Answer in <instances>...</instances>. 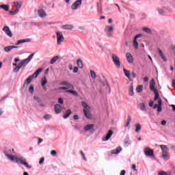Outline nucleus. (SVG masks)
Returning <instances> with one entry per match:
<instances>
[{"label":"nucleus","mask_w":175,"mask_h":175,"mask_svg":"<svg viewBox=\"0 0 175 175\" xmlns=\"http://www.w3.org/2000/svg\"><path fill=\"white\" fill-rule=\"evenodd\" d=\"M150 90L152 91L155 95L154 100H157L158 103V104L153 105V109H157V113H161V111H162V99L159 98V92L155 89V83H154V81L150 83Z\"/></svg>","instance_id":"obj_1"},{"label":"nucleus","mask_w":175,"mask_h":175,"mask_svg":"<svg viewBox=\"0 0 175 175\" xmlns=\"http://www.w3.org/2000/svg\"><path fill=\"white\" fill-rule=\"evenodd\" d=\"M6 158L8 159H10L12 162H15V163H21V165H24L27 169H31L32 165H28V163H27V159L25 157H18L16 156H12L9 154H5Z\"/></svg>","instance_id":"obj_2"},{"label":"nucleus","mask_w":175,"mask_h":175,"mask_svg":"<svg viewBox=\"0 0 175 175\" xmlns=\"http://www.w3.org/2000/svg\"><path fill=\"white\" fill-rule=\"evenodd\" d=\"M81 103L83 107V111L85 117H86L88 120H91V118H92V115L91 114V107H90L85 101H82Z\"/></svg>","instance_id":"obj_3"},{"label":"nucleus","mask_w":175,"mask_h":175,"mask_svg":"<svg viewBox=\"0 0 175 175\" xmlns=\"http://www.w3.org/2000/svg\"><path fill=\"white\" fill-rule=\"evenodd\" d=\"M105 32L107 38H113V32H114V25H106Z\"/></svg>","instance_id":"obj_4"},{"label":"nucleus","mask_w":175,"mask_h":175,"mask_svg":"<svg viewBox=\"0 0 175 175\" xmlns=\"http://www.w3.org/2000/svg\"><path fill=\"white\" fill-rule=\"evenodd\" d=\"M33 55H35V53L31 54L28 58L23 59L21 61L19 65L21 66V68H24L25 66H27L28 64L31 62V59L33 57Z\"/></svg>","instance_id":"obj_5"},{"label":"nucleus","mask_w":175,"mask_h":175,"mask_svg":"<svg viewBox=\"0 0 175 175\" xmlns=\"http://www.w3.org/2000/svg\"><path fill=\"white\" fill-rule=\"evenodd\" d=\"M55 33L57 37V44L59 46L62 44L65 38H64V34L62 33V32L56 31Z\"/></svg>","instance_id":"obj_6"},{"label":"nucleus","mask_w":175,"mask_h":175,"mask_svg":"<svg viewBox=\"0 0 175 175\" xmlns=\"http://www.w3.org/2000/svg\"><path fill=\"white\" fill-rule=\"evenodd\" d=\"M112 61L116 68H121V62L120 61V57L116 54H112Z\"/></svg>","instance_id":"obj_7"},{"label":"nucleus","mask_w":175,"mask_h":175,"mask_svg":"<svg viewBox=\"0 0 175 175\" xmlns=\"http://www.w3.org/2000/svg\"><path fill=\"white\" fill-rule=\"evenodd\" d=\"M143 36V34H137V36H135L133 41V46L135 50H137L139 49V43L137 42V39L139 38H142Z\"/></svg>","instance_id":"obj_8"},{"label":"nucleus","mask_w":175,"mask_h":175,"mask_svg":"<svg viewBox=\"0 0 175 175\" xmlns=\"http://www.w3.org/2000/svg\"><path fill=\"white\" fill-rule=\"evenodd\" d=\"M94 126H95L94 124H87L84 126L83 131L85 132H89V133H94Z\"/></svg>","instance_id":"obj_9"},{"label":"nucleus","mask_w":175,"mask_h":175,"mask_svg":"<svg viewBox=\"0 0 175 175\" xmlns=\"http://www.w3.org/2000/svg\"><path fill=\"white\" fill-rule=\"evenodd\" d=\"M2 31H3L5 35H7V36H9V38H12L13 36L12 30H10V28H9L8 26H5L4 27H3Z\"/></svg>","instance_id":"obj_10"},{"label":"nucleus","mask_w":175,"mask_h":175,"mask_svg":"<svg viewBox=\"0 0 175 175\" xmlns=\"http://www.w3.org/2000/svg\"><path fill=\"white\" fill-rule=\"evenodd\" d=\"M81 1H76L71 5L72 10H77L80 6H81Z\"/></svg>","instance_id":"obj_11"},{"label":"nucleus","mask_w":175,"mask_h":175,"mask_svg":"<svg viewBox=\"0 0 175 175\" xmlns=\"http://www.w3.org/2000/svg\"><path fill=\"white\" fill-rule=\"evenodd\" d=\"M144 152L146 157H154V151L149 148H145Z\"/></svg>","instance_id":"obj_12"},{"label":"nucleus","mask_w":175,"mask_h":175,"mask_svg":"<svg viewBox=\"0 0 175 175\" xmlns=\"http://www.w3.org/2000/svg\"><path fill=\"white\" fill-rule=\"evenodd\" d=\"M113 136V131L109 130L105 137L102 138L103 142H107Z\"/></svg>","instance_id":"obj_13"},{"label":"nucleus","mask_w":175,"mask_h":175,"mask_svg":"<svg viewBox=\"0 0 175 175\" xmlns=\"http://www.w3.org/2000/svg\"><path fill=\"white\" fill-rule=\"evenodd\" d=\"M33 78L31 76L29 77L26 79V81H25V83H24V84H23V87H24L25 88H27L29 84H30V83L32 82V80H33Z\"/></svg>","instance_id":"obj_14"},{"label":"nucleus","mask_w":175,"mask_h":175,"mask_svg":"<svg viewBox=\"0 0 175 175\" xmlns=\"http://www.w3.org/2000/svg\"><path fill=\"white\" fill-rule=\"evenodd\" d=\"M13 49H18V46H8L4 47V51L5 53H10V51H12V50H13Z\"/></svg>","instance_id":"obj_15"},{"label":"nucleus","mask_w":175,"mask_h":175,"mask_svg":"<svg viewBox=\"0 0 175 175\" xmlns=\"http://www.w3.org/2000/svg\"><path fill=\"white\" fill-rule=\"evenodd\" d=\"M126 57L129 64H133V57L132 56V54L127 53L126 54Z\"/></svg>","instance_id":"obj_16"},{"label":"nucleus","mask_w":175,"mask_h":175,"mask_svg":"<svg viewBox=\"0 0 175 175\" xmlns=\"http://www.w3.org/2000/svg\"><path fill=\"white\" fill-rule=\"evenodd\" d=\"M55 111L56 114H59L62 111V107L59 104L55 105Z\"/></svg>","instance_id":"obj_17"},{"label":"nucleus","mask_w":175,"mask_h":175,"mask_svg":"<svg viewBox=\"0 0 175 175\" xmlns=\"http://www.w3.org/2000/svg\"><path fill=\"white\" fill-rule=\"evenodd\" d=\"M31 42V38H26L23 40H19L17 41L16 45L18 46V44H21L22 43H29Z\"/></svg>","instance_id":"obj_18"},{"label":"nucleus","mask_w":175,"mask_h":175,"mask_svg":"<svg viewBox=\"0 0 175 175\" xmlns=\"http://www.w3.org/2000/svg\"><path fill=\"white\" fill-rule=\"evenodd\" d=\"M160 148H161L162 154L169 153V148L165 145H160Z\"/></svg>","instance_id":"obj_19"},{"label":"nucleus","mask_w":175,"mask_h":175,"mask_svg":"<svg viewBox=\"0 0 175 175\" xmlns=\"http://www.w3.org/2000/svg\"><path fill=\"white\" fill-rule=\"evenodd\" d=\"M158 51H159V55L161 57V59H163L164 62H167V59H166V57L165 56V54H163V52H162V50L158 49Z\"/></svg>","instance_id":"obj_20"},{"label":"nucleus","mask_w":175,"mask_h":175,"mask_svg":"<svg viewBox=\"0 0 175 175\" xmlns=\"http://www.w3.org/2000/svg\"><path fill=\"white\" fill-rule=\"evenodd\" d=\"M38 16L41 17V18H43L44 17H46L47 14H46V11L43 9H40L38 10Z\"/></svg>","instance_id":"obj_21"},{"label":"nucleus","mask_w":175,"mask_h":175,"mask_svg":"<svg viewBox=\"0 0 175 175\" xmlns=\"http://www.w3.org/2000/svg\"><path fill=\"white\" fill-rule=\"evenodd\" d=\"M42 72V68H38L32 75H31V77L33 79H36V77H38V76H39V74H40Z\"/></svg>","instance_id":"obj_22"},{"label":"nucleus","mask_w":175,"mask_h":175,"mask_svg":"<svg viewBox=\"0 0 175 175\" xmlns=\"http://www.w3.org/2000/svg\"><path fill=\"white\" fill-rule=\"evenodd\" d=\"M129 95H130V96H133V95H135V93L133 92V83H131L130 85V88L129 89Z\"/></svg>","instance_id":"obj_23"},{"label":"nucleus","mask_w":175,"mask_h":175,"mask_svg":"<svg viewBox=\"0 0 175 175\" xmlns=\"http://www.w3.org/2000/svg\"><path fill=\"white\" fill-rule=\"evenodd\" d=\"M123 72L124 73V76H126V77H127V79H129V80L131 81L132 79H131V75L129 74V70L124 68Z\"/></svg>","instance_id":"obj_24"},{"label":"nucleus","mask_w":175,"mask_h":175,"mask_svg":"<svg viewBox=\"0 0 175 175\" xmlns=\"http://www.w3.org/2000/svg\"><path fill=\"white\" fill-rule=\"evenodd\" d=\"M161 157L164 161H169L170 159V154L169 153H163Z\"/></svg>","instance_id":"obj_25"},{"label":"nucleus","mask_w":175,"mask_h":175,"mask_svg":"<svg viewBox=\"0 0 175 175\" xmlns=\"http://www.w3.org/2000/svg\"><path fill=\"white\" fill-rule=\"evenodd\" d=\"M58 59H59V55L55 56V57H54L53 59H51V61H50L51 65H54V64H55V62H57V61H58Z\"/></svg>","instance_id":"obj_26"},{"label":"nucleus","mask_w":175,"mask_h":175,"mask_svg":"<svg viewBox=\"0 0 175 175\" xmlns=\"http://www.w3.org/2000/svg\"><path fill=\"white\" fill-rule=\"evenodd\" d=\"M10 8V5H0V9H3V10H5V12H9V9Z\"/></svg>","instance_id":"obj_27"},{"label":"nucleus","mask_w":175,"mask_h":175,"mask_svg":"<svg viewBox=\"0 0 175 175\" xmlns=\"http://www.w3.org/2000/svg\"><path fill=\"white\" fill-rule=\"evenodd\" d=\"M157 11L158 12V14L160 16H162V14H165V8H157Z\"/></svg>","instance_id":"obj_28"},{"label":"nucleus","mask_w":175,"mask_h":175,"mask_svg":"<svg viewBox=\"0 0 175 175\" xmlns=\"http://www.w3.org/2000/svg\"><path fill=\"white\" fill-rule=\"evenodd\" d=\"M122 150V148H121V147L119 146L116 149L113 150L111 153L113 154H120V152H121Z\"/></svg>","instance_id":"obj_29"},{"label":"nucleus","mask_w":175,"mask_h":175,"mask_svg":"<svg viewBox=\"0 0 175 175\" xmlns=\"http://www.w3.org/2000/svg\"><path fill=\"white\" fill-rule=\"evenodd\" d=\"M72 114V111L70 109H68L64 115L63 116V118L66 119L68 117H69Z\"/></svg>","instance_id":"obj_30"},{"label":"nucleus","mask_w":175,"mask_h":175,"mask_svg":"<svg viewBox=\"0 0 175 175\" xmlns=\"http://www.w3.org/2000/svg\"><path fill=\"white\" fill-rule=\"evenodd\" d=\"M138 107L142 110V111H146L147 110V108H146V105L144 103H139L138 105Z\"/></svg>","instance_id":"obj_31"},{"label":"nucleus","mask_w":175,"mask_h":175,"mask_svg":"<svg viewBox=\"0 0 175 175\" xmlns=\"http://www.w3.org/2000/svg\"><path fill=\"white\" fill-rule=\"evenodd\" d=\"M142 31L144 32H146V33H148L149 35H150V33H152V31L148 27H143Z\"/></svg>","instance_id":"obj_32"},{"label":"nucleus","mask_w":175,"mask_h":175,"mask_svg":"<svg viewBox=\"0 0 175 175\" xmlns=\"http://www.w3.org/2000/svg\"><path fill=\"white\" fill-rule=\"evenodd\" d=\"M66 92H68L69 94H72V95H74V96H77V95H79L77 92H76L75 90H66Z\"/></svg>","instance_id":"obj_33"},{"label":"nucleus","mask_w":175,"mask_h":175,"mask_svg":"<svg viewBox=\"0 0 175 175\" xmlns=\"http://www.w3.org/2000/svg\"><path fill=\"white\" fill-rule=\"evenodd\" d=\"M62 29H73V25H64L62 27Z\"/></svg>","instance_id":"obj_34"},{"label":"nucleus","mask_w":175,"mask_h":175,"mask_svg":"<svg viewBox=\"0 0 175 175\" xmlns=\"http://www.w3.org/2000/svg\"><path fill=\"white\" fill-rule=\"evenodd\" d=\"M77 65L80 69H83V60L79 59L77 61Z\"/></svg>","instance_id":"obj_35"},{"label":"nucleus","mask_w":175,"mask_h":175,"mask_svg":"<svg viewBox=\"0 0 175 175\" xmlns=\"http://www.w3.org/2000/svg\"><path fill=\"white\" fill-rule=\"evenodd\" d=\"M18 12H20V10L18 8H16L14 11H10V14L11 16H16V14H17Z\"/></svg>","instance_id":"obj_36"},{"label":"nucleus","mask_w":175,"mask_h":175,"mask_svg":"<svg viewBox=\"0 0 175 175\" xmlns=\"http://www.w3.org/2000/svg\"><path fill=\"white\" fill-rule=\"evenodd\" d=\"M13 4L14 5V6H16V8H18V9H20L23 5V3H21V1H14Z\"/></svg>","instance_id":"obj_37"},{"label":"nucleus","mask_w":175,"mask_h":175,"mask_svg":"<svg viewBox=\"0 0 175 175\" xmlns=\"http://www.w3.org/2000/svg\"><path fill=\"white\" fill-rule=\"evenodd\" d=\"M21 66L20 64H18V66H17L16 67H15L13 69V72L14 73H18V72H19L20 69H21Z\"/></svg>","instance_id":"obj_38"},{"label":"nucleus","mask_w":175,"mask_h":175,"mask_svg":"<svg viewBox=\"0 0 175 175\" xmlns=\"http://www.w3.org/2000/svg\"><path fill=\"white\" fill-rule=\"evenodd\" d=\"M142 131V125L140 124H137L135 125V132H140Z\"/></svg>","instance_id":"obj_39"},{"label":"nucleus","mask_w":175,"mask_h":175,"mask_svg":"<svg viewBox=\"0 0 175 175\" xmlns=\"http://www.w3.org/2000/svg\"><path fill=\"white\" fill-rule=\"evenodd\" d=\"M46 84H47V79H46V77H44L42 79L41 85H46Z\"/></svg>","instance_id":"obj_40"},{"label":"nucleus","mask_w":175,"mask_h":175,"mask_svg":"<svg viewBox=\"0 0 175 175\" xmlns=\"http://www.w3.org/2000/svg\"><path fill=\"white\" fill-rule=\"evenodd\" d=\"M137 92H142V91H143V85H139L137 87L136 89Z\"/></svg>","instance_id":"obj_41"},{"label":"nucleus","mask_w":175,"mask_h":175,"mask_svg":"<svg viewBox=\"0 0 175 175\" xmlns=\"http://www.w3.org/2000/svg\"><path fill=\"white\" fill-rule=\"evenodd\" d=\"M90 75H91L92 79L96 78V74L94 72V70H90Z\"/></svg>","instance_id":"obj_42"},{"label":"nucleus","mask_w":175,"mask_h":175,"mask_svg":"<svg viewBox=\"0 0 175 175\" xmlns=\"http://www.w3.org/2000/svg\"><path fill=\"white\" fill-rule=\"evenodd\" d=\"M66 87H67L68 90H75V87L72 86V85L69 83H68Z\"/></svg>","instance_id":"obj_43"},{"label":"nucleus","mask_w":175,"mask_h":175,"mask_svg":"<svg viewBox=\"0 0 175 175\" xmlns=\"http://www.w3.org/2000/svg\"><path fill=\"white\" fill-rule=\"evenodd\" d=\"M34 91V88L33 85H31L29 88V92H30V94H32V92H33Z\"/></svg>","instance_id":"obj_44"},{"label":"nucleus","mask_w":175,"mask_h":175,"mask_svg":"<svg viewBox=\"0 0 175 175\" xmlns=\"http://www.w3.org/2000/svg\"><path fill=\"white\" fill-rule=\"evenodd\" d=\"M81 155L83 158V159L85 161H87V157H85V154H84V152H83V151H81Z\"/></svg>","instance_id":"obj_45"},{"label":"nucleus","mask_w":175,"mask_h":175,"mask_svg":"<svg viewBox=\"0 0 175 175\" xmlns=\"http://www.w3.org/2000/svg\"><path fill=\"white\" fill-rule=\"evenodd\" d=\"M159 175H170V174H167V172H165V171H161L159 172Z\"/></svg>","instance_id":"obj_46"},{"label":"nucleus","mask_w":175,"mask_h":175,"mask_svg":"<svg viewBox=\"0 0 175 175\" xmlns=\"http://www.w3.org/2000/svg\"><path fill=\"white\" fill-rule=\"evenodd\" d=\"M51 155H52V157H55V155H57V151L55 150L51 151Z\"/></svg>","instance_id":"obj_47"},{"label":"nucleus","mask_w":175,"mask_h":175,"mask_svg":"<svg viewBox=\"0 0 175 175\" xmlns=\"http://www.w3.org/2000/svg\"><path fill=\"white\" fill-rule=\"evenodd\" d=\"M79 72V68L77 66L73 68V73H77Z\"/></svg>","instance_id":"obj_48"},{"label":"nucleus","mask_w":175,"mask_h":175,"mask_svg":"<svg viewBox=\"0 0 175 175\" xmlns=\"http://www.w3.org/2000/svg\"><path fill=\"white\" fill-rule=\"evenodd\" d=\"M44 118L45 120H50V118H51V115H46L44 116Z\"/></svg>","instance_id":"obj_49"},{"label":"nucleus","mask_w":175,"mask_h":175,"mask_svg":"<svg viewBox=\"0 0 175 175\" xmlns=\"http://www.w3.org/2000/svg\"><path fill=\"white\" fill-rule=\"evenodd\" d=\"M127 122H130V123L132 122V118L131 117V115L128 116Z\"/></svg>","instance_id":"obj_50"},{"label":"nucleus","mask_w":175,"mask_h":175,"mask_svg":"<svg viewBox=\"0 0 175 175\" xmlns=\"http://www.w3.org/2000/svg\"><path fill=\"white\" fill-rule=\"evenodd\" d=\"M131 167H132L133 172H137V170L136 169V165L133 164Z\"/></svg>","instance_id":"obj_51"},{"label":"nucleus","mask_w":175,"mask_h":175,"mask_svg":"<svg viewBox=\"0 0 175 175\" xmlns=\"http://www.w3.org/2000/svg\"><path fill=\"white\" fill-rule=\"evenodd\" d=\"M58 103H59L60 105H62L64 103V99H62V98H59L58 99Z\"/></svg>","instance_id":"obj_52"},{"label":"nucleus","mask_w":175,"mask_h":175,"mask_svg":"<svg viewBox=\"0 0 175 175\" xmlns=\"http://www.w3.org/2000/svg\"><path fill=\"white\" fill-rule=\"evenodd\" d=\"M43 162H44V158L42 157L39 161L40 165H42Z\"/></svg>","instance_id":"obj_53"},{"label":"nucleus","mask_w":175,"mask_h":175,"mask_svg":"<svg viewBox=\"0 0 175 175\" xmlns=\"http://www.w3.org/2000/svg\"><path fill=\"white\" fill-rule=\"evenodd\" d=\"M73 65H72V64H70L69 66H68V69H69V70H73Z\"/></svg>","instance_id":"obj_54"},{"label":"nucleus","mask_w":175,"mask_h":175,"mask_svg":"<svg viewBox=\"0 0 175 175\" xmlns=\"http://www.w3.org/2000/svg\"><path fill=\"white\" fill-rule=\"evenodd\" d=\"M154 106V101H150V103H149V107H152Z\"/></svg>","instance_id":"obj_55"},{"label":"nucleus","mask_w":175,"mask_h":175,"mask_svg":"<svg viewBox=\"0 0 175 175\" xmlns=\"http://www.w3.org/2000/svg\"><path fill=\"white\" fill-rule=\"evenodd\" d=\"M172 51H173V53H174V55H175V45H173V46H172Z\"/></svg>","instance_id":"obj_56"},{"label":"nucleus","mask_w":175,"mask_h":175,"mask_svg":"<svg viewBox=\"0 0 175 175\" xmlns=\"http://www.w3.org/2000/svg\"><path fill=\"white\" fill-rule=\"evenodd\" d=\"M125 173H126L125 170H123L121 171L120 175H125Z\"/></svg>","instance_id":"obj_57"},{"label":"nucleus","mask_w":175,"mask_h":175,"mask_svg":"<svg viewBox=\"0 0 175 175\" xmlns=\"http://www.w3.org/2000/svg\"><path fill=\"white\" fill-rule=\"evenodd\" d=\"M59 90H68V87H61L59 88Z\"/></svg>","instance_id":"obj_58"},{"label":"nucleus","mask_w":175,"mask_h":175,"mask_svg":"<svg viewBox=\"0 0 175 175\" xmlns=\"http://www.w3.org/2000/svg\"><path fill=\"white\" fill-rule=\"evenodd\" d=\"M42 142H43V139L38 138V144H40V143H42Z\"/></svg>","instance_id":"obj_59"},{"label":"nucleus","mask_w":175,"mask_h":175,"mask_svg":"<svg viewBox=\"0 0 175 175\" xmlns=\"http://www.w3.org/2000/svg\"><path fill=\"white\" fill-rule=\"evenodd\" d=\"M131 75H132L133 79H136V74L135 72H132Z\"/></svg>","instance_id":"obj_60"},{"label":"nucleus","mask_w":175,"mask_h":175,"mask_svg":"<svg viewBox=\"0 0 175 175\" xmlns=\"http://www.w3.org/2000/svg\"><path fill=\"white\" fill-rule=\"evenodd\" d=\"M68 83H68V82H62V85H66V86H67Z\"/></svg>","instance_id":"obj_61"},{"label":"nucleus","mask_w":175,"mask_h":175,"mask_svg":"<svg viewBox=\"0 0 175 175\" xmlns=\"http://www.w3.org/2000/svg\"><path fill=\"white\" fill-rule=\"evenodd\" d=\"M74 120H79V116L75 115L74 116Z\"/></svg>","instance_id":"obj_62"},{"label":"nucleus","mask_w":175,"mask_h":175,"mask_svg":"<svg viewBox=\"0 0 175 175\" xmlns=\"http://www.w3.org/2000/svg\"><path fill=\"white\" fill-rule=\"evenodd\" d=\"M161 125H166V121L165 120H163L161 122Z\"/></svg>","instance_id":"obj_63"},{"label":"nucleus","mask_w":175,"mask_h":175,"mask_svg":"<svg viewBox=\"0 0 175 175\" xmlns=\"http://www.w3.org/2000/svg\"><path fill=\"white\" fill-rule=\"evenodd\" d=\"M171 106L172 107L173 111H175V105H172Z\"/></svg>","instance_id":"obj_64"}]
</instances>
